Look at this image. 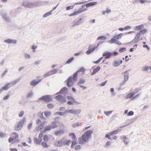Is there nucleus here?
I'll use <instances>...</instances> for the list:
<instances>
[{
    "instance_id": "nucleus-59",
    "label": "nucleus",
    "mask_w": 151,
    "mask_h": 151,
    "mask_svg": "<svg viewBox=\"0 0 151 151\" xmlns=\"http://www.w3.org/2000/svg\"><path fill=\"white\" fill-rule=\"evenodd\" d=\"M73 6H68L67 7V9H73Z\"/></svg>"
},
{
    "instance_id": "nucleus-53",
    "label": "nucleus",
    "mask_w": 151,
    "mask_h": 151,
    "mask_svg": "<svg viewBox=\"0 0 151 151\" xmlns=\"http://www.w3.org/2000/svg\"><path fill=\"white\" fill-rule=\"evenodd\" d=\"M32 123H30L28 125V129H32Z\"/></svg>"
},
{
    "instance_id": "nucleus-15",
    "label": "nucleus",
    "mask_w": 151,
    "mask_h": 151,
    "mask_svg": "<svg viewBox=\"0 0 151 151\" xmlns=\"http://www.w3.org/2000/svg\"><path fill=\"white\" fill-rule=\"evenodd\" d=\"M97 4V2L96 1H93L91 2L90 3H88L86 5H83V7H84L86 6V7H90L94 5H95Z\"/></svg>"
},
{
    "instance_id": "nucleus-17",
    "label": "nucleus",
    "mask_w": 151,
    "mask_h": 151,
    "mask_svg": "<svg viewBox=\"0 0 151 151\" xmlns=\"http://www.w3.org/2000/svg\"><path fill=\"white\" fill-rule=\"evenodd\" d=\"M64 133V131L63 130H58L55 132L54 134L56 136H60Z\"/></svg>"
},
{
    "instance_id": "nucleus-44",
    "label": "nucleus",
    "mask_w": 151,
    "mask_h": 151,
    "mask_svg": "<svg viewBox=\"0 0 151 151\" xmlns=\"http://www.w3.org/2000/svg\"><path fill=\"white\" fill-rule=\"evenodd\" d=\"M73 57H72L68 59L66 62V63L69 64L74 59Z\"/></svg>"
},
{
    "instance_id": "nucleus-47",
    "label": "nucleus",
    "mask_w": 151,
    "mask_h": 151,
    "mask_svg": "<svg viewBox=\"0 0 151 151\" xmlns=\"http://www.w3.org/2000/svg\"><path fill=\"white\" fill-rule=\"evenodd\" d=\"M149 69V67L148 66H145L142 69V70L143 71H148Z\"/></svg>"
},
{
    "instance_id": "nucleus-52",
    "label": "nucleus",
    "mask_w": 151,
    "mask_h": 151,
    "mask_svg": "<svg viewBox=\"0 0 151 151\" xmlns=\"http://www.w3.org/2000/svg\"><path fill=\"white\" fill-rule=\"evenodd\" d=\"M107 82V81H105L101 83L100 84V86H105Z\"/></svg>"
},
{
    "instance_id": "nucleus-32",
    "label": "nucleus",
    "mask_w": 151,
    "mask_h": 151,
    "mask_svg": "<svg viewBox=\"0 0 151 151\" xmlns=\"http://www.w3.org/2000/svg\"><path fill=\"white\" fill-rule=\"evenodd\" d=\"M85 82V80L83 79H81L80 80L77 84L78 85H80L83 84Z\"/></svg>"
},
{
    "instance_id": "nucleus-60",
    "label": "nucleus",
    "mask_w": 151,
    "mask_h": 151,
    "mask_svg": "<svg viewBox=\"0 0 151 151\" xmlns=\"http://www.w3.org/2000/svg\"><path fill=\"white\" fill-rule=\"evenodd\" d=\"M79 12H77L76 11H75L73 13H72V14H71L70 15V16H73V15H76V14H77Z\"/></svg>"
},
{
    "instance_id": "nucleus-23",
    "label": "nucleus",
    "mask_w": 151,
    "mask_h": 151,
    "mask_svg": "<svg viewBox=\"0 0 151 151\" xmlns=\"http://www.w3.org/2000/svg\"><path fill=\"white\" fill-rule=\"evenodd\" d=\"M141 36V33L139 32L137 33L134 39L137 42H138L140 40Z\"/></svg>"
},
{
    "instance_id": "nucleus-25",
    "label": "nucleus",
    "mask_w": 151,
    "mask_h": 151,
    "mask_svg": "<svg viewBox=\"0 0 151 151\" xmlns=\"http://www.w3.org/2000/svg\"><path fill=\"white\" fill-rule=\"evenodd\" d=\"M52 129V127L51 125H48L45 127L44 128L43 132H46Z\"/></svg>"
},
{
    "instance_id": "nucleus-24",
    "label": "nucleus",
    "mask_w": 151,
    "mask_h": 151,
    "mask_svg": "<svg viewBox=\"0 0 151 151\" xmlns=\"http://www.w3.org/2000/svg\"><path fill=\"white\" fill-rule=\"evenodd\" d=\"M122 63V60L114 61L113 63V65L115 67H117L121 64Z\"/></svg>"
},
{
    "instance_id": "nucleus-49",
    "label": "nucleus",
    "mask_w": 151,
    "mask_h": 151,
    "mask_svg": "<svg viewBox=\"0 0 151 151\" xmlns=\"http://www.w3.org/2000/svg\"><path fill=\"white\" fill-rule=\"evenodd\" d=\"M59 127L60 128H62L64 127V124L63 123H60L59 124Z\"/></svg>"
},
{
    "instance_id": "nucleus-37",
    "label": "nucleus",
    "mask_w": 151,
    "mask_h": 151,
    "mask_svg": "<svg viewBox=\"0 0 151 151\" xmlns=\"http://www.w3.org/2000/svg\"><path fill=\"white\" fill-rule=\"evenodd\" d=\"M118 132V130H115L113 132H111L109 134L110 135V136H112L114 134H116Z\"/></svg>"
},
{
    "instance_id": "nucleus-22",
    "label": "nucleus",
    "mask_w": 151,
    "mask_h": 151,
    "mask_svg": "<svg viewBox=\"0 0 151 151\" xmlns=\"http://www.w3.org/2000/svg\"><path fill=\"white\" fill-rule=\"evenodd\" d=\"M128 78V76L127 75H124V80L120 84V86H122L125 84V82L127 81Z\"/></svg>"
},
{
    "instance_id": "nucleus-35",
    "label": "nucleus",
    "mask_w": 151,
    "mask_h": 151,
    "mask_svg": "<svg viewBox=\"0 0 151 151\" xmlns=\"http://www.w3.org/2000/svg\"><path fill=\"white\" fill-rule=\"evenodd\" d=\"M76 141L75 140H73L72 141H71L72 144L71 145V148H73L74 147V146L76 144Z\"/></svg>"
},
{
    "instance_id": "nucleus-64",
    "label": "nucleus",
    "mask_w": 151,
    "mask_h": 151,
    "mask_svg": "<svg viewBox=\"0 0 151 151\" xmlns=\"http://www.w3.org/2000/svg\"><path fill=\"white\" fill-rule=\"evenodd\" d=\"M111 144V142L110 141H108L106 143V146H108L110 145Z\"/></svg>"
},
{
    "instance_id": "nucleus-45",
    "label": "nucleus",
    "mask_w": 151,
    "mask_h": 151,
    "mask_svg": "<svg viewBox=\"0 0 151 151\" xmlns=\"http://www.w3.org/2000/svg\"><path fill=\"white\" fill-rule=\"evenodd\" d=\"M126 50V48L125 47H121L120 48L119 52H123L125 51Z\"/></svg>"
},
{
    "instance_id": "nucleus-39",
    "label": "nucleus",
    "mask_w": 151,
    "mask_h": 151,
    "mask_svg": "<svg viewBox=\"0 0 151 151\" xmlns=\"http://www.w3.org/2000/svg\"><path fill=\"white\" fill-rule=\"evenodd\" d=\"M67 88L65 87H64L60 90L59 92L60 93H64V92H65V91H67Z\"/></svg>"
},
{
    "instance_id": "nucleus-54",
    "label": "nucleus",
    "mask_w": 151,
    "mask_h": 151,
    "mask_svg": "<svg viewBox=\"0 0 151 151\" xmlns=\"http://www.w3.org/2000/svg\"><path fill=\"white\" fill-rule=\"evenodd\" d=\"M47 107L49 109H52L53 107V105L52 104H49L47 105Z\"/></svg>"
},
{
    "instance_id": "nucleus-61",
    "label": "nucleus",
    "mask_w": 151,
    "mask_h": 151,
    "mask_svg": "<svg viewBox=\"0 0 151 151\" xmlns=\"http://www.w3.org/2000/svg\"><path fill=\"white\" fill-rule=\"evenodd\" d=\"M41 123H42L41 121V120L40 119H38L37 120V121L36 122V124L37 125H38Z\"/></svg>"
},
{
    "instance_id": "nucleus-26",
    "label": "nucleus",
    "mask_w": 151,
    "mask_h": 151,
    "mask_svg": "<svg viewBox=\"0 0 151 151\" xmlns=\"http://www.w3.org/2000/svg\"><path fill=\"white\" fill-rule=\"evenodd\" d=\"M78 72L75 73L73 76L72 77V80L73 81H76L77 80V76L78 75Z\"/></svg>"
},
{
    "instance_id": "nucleus-3",
    "label": "nucleus",
    "mask_w": 151,
    "mask_h": 151,
    "mask_svg": "<svg viewBox=\"0 0 151 151\" xmlns=\"http://www.w3.org/2000/svg\"><path fill=\"white\" fill-rule=\"evenodd\" d=\"M24 123V120L22 119L18 122L14 126V129L16 131H19L22 127Z\"/></svg>"
},
{
    "instance_id": "nucleus-8",
    "label": "nucleus",
    "mask_w": 151,
    "mask_h": 151,
    "mask_svg": "<svg viewBox=\"0 0 151 151\" xmlns=\"http://www.w3.org/2000/svg\"><path fill=\"white\" fill-rule=\"evenodd\" d=\"M55 99L60 101L62 102H65L66 101L65 99L61 95H58L56 96Z\"/></svg>"
},
{
    "instance_id": "nucleus-43",
    "label": "nucleus",
    "mask_w": 151,
    "mask_h": 151,
    "mask_svg": "<svg viewBox=\"0 0 151 151\" xmlns=\"http://www.w3.org/2000/svg\"><path fill=\"white\" fill-rule=\"evenodd\" d=\"M103 59L102 57H101L97 60L94 62V63L95 64H98Z\"/></svg>"
},
{
    "instance_id": "nucleus-56",
    "label": "nucleus",
    "mask_w": 151,
    "mask_h": 151,
    "mask_svg": "<svg viewBox=\"0 0 151 151\" xmlns=\"http://www.w3.org/2000/svg\"><path fill=\"white\" fill-rule=\"evenodd\" d=\"M80 148L81 146L79 145H77L75 147V149L76 150H80Z\"/></svg>"
},
{
    "instance_id": "nucleus-7",
    "label": "nucleus",
    "mask_w": 151,
    "mask_h": 151,
    "mask_svg": "<svg viewBox=\"0 0 151 151\" xmlns=\"http://www.w3.org/2000/svg\"><path fill=\"white\" fill-rule=\"evenodd\" d=\"M66 112L68 113H70L73 114H78L81 112V110L78 109L77 110H67Z\"/></svg>"
},
{
    "instance_id": "nucleus-1",
    "label": "nucleus",
    "mask_w": 151,
    "mask_h": 151,
    "mask_svg": "<svg viewBox=\"0 0 151 151\" xmlns=\"http://www.w3.org/2000/svg\"><path fill=\"white\" fill-rule=\"evenodd\" d=\"M93 132V131L91 130H87L85 132L82 136L78 138L79 143L82 145L88 142L91 137V135Z\"/></svg>"
},
{
    "instance_id": "nucleus-41",
    "label": "nucleus",
    "mask_w": 151,
    "mask_h": 151,
    "mask_svg": "<svg viewBox=\"0 0 151 151\" xmlns=\"http://www.w3.org/2000/svg\"><path fill=\"white\" fill-rule=\"evenodd\" d=\"M52 11H50L48 12L45 13L43 16V17H47L48 16L52 14Z\"/></svg>"
},
{
    "instance_id": "nucleus-19",
    "label": "nucleus",
    "mask_w": 151,
    "mask_h": 151,
    "mask_svg": "<svg viewBox=\"0 0 151 151\" xmlns=\"http://www.w3.org/2000/svg\"><path fill=\"white\" fill-rule=\"evenodd\" d=\"M81 20L82 19L80 18L79 21H74L72 23V26L73 27H74L76 26L79 25L81 23V22H80V21H81Z\"/></svg>"
},
{
    "instance_id": "nucleus-33",
    "label": "nucleus",
    "mask_w": 151,
    "mask_h": 151,
    "mask_svg": "<svg viewBox=\"0 0 151 151\" xmlns=\"http://www.w3.org/2000/svg\"><path fill=\"white\" fill-rule=\"evenodd\" d=\"M44 124V123L43 122L40 124L39 125L38 128V129L39 130H41L42 129V128L43 127V126Z\"/></svg>"
},
{
    "instance_id": "nucleus-4",
    "label": "nucleus",
    "mask_w": 151,
    "mask_h": 151,
    "mask_svg": "<svg viewBox=\"0 0 151 151\" xmlns=\"http://www.w3.org/2000/svg\"><path fill=\"white\" fill-rule=\"evenodd\" d=\"M19 135L15 132H13L10 135V137L9 138L8 141L11 142L15 139L18 138Z\"/></svg>"
},
{
    "instance_id": "nucleus-16",
    "label": "nucleus",
    "mask_w": 151,
    "mask_h": 151,
    "mask_svg": "<svg viewBox=\"0 0 151 151\" xmlns=\"http://www.w3.org/2000/svg\"><path fill=\"white\" fill-rule=\"evenodd\" d=\"M51 135H44L43 136V139L44 141L46 142H47L49 141L51 137Z\"/></svg>"
},
{
    "instance_id": "nucleus-34",
    "label": "nucleus",
    "mask_w": 151,
    "mask_h": 151,
    "mask_svg": "<svg viewBox=\"0 0 151 151\" xmlns=\"http://www.w3.org/2000/svg\"><path fill=\"white\" fill-rule=\"evenodd\" d=\"M67 98L68 100H70L73 102H76L74 99L71 96H68L67 97Z\"/></svg>"
},
{
    "instance_id": "nucleus-13",
    "label": "nucleus",
    "mask_w": 151,
    "mask_h": 151,
    "mask_svg": "<svg viewBox=\"0 0 151 151\" xmlns=\"http://www.w3.org/2000/svg\"><path fill=\"white\" fill-rule=\"evenodd\" d=\"M10 84L9 83H8L1 88L0 89V93H1L4 90H7L9 88Z\"/></svg>"
},
{
    "instance_id": "nucleus-27",
    "label": "nucleus",
    "mask_w": 151,
    "mask_h": 151,
    "mask_svg": "<svg viewBox=\"0 0 151 151\" xmlns=\"http://www.w3.org/2000/svg\"><path fill=\"white\" fill-rule=\"evenodd\" d=\"M100 69V67L99 66H97L96 68L94 69L92 73V75H94Z\"/></svg>"
},
{
    "instance_id": "nucleus-31",
    "label": "nucleus",
    "mask_w": 151,
    "mask_h": 151,
    "mask_svg": "<svg viewBox=\"0 0 151 151\" xmlns=\"http://www.w3.org/2000/svg\"><path fill=\"white\" fill-rule=\"evenodd\" d=\"M144 27V26L143 24H141L137 26L135 28L137 30H139L142 29Z\"/></svg>"
},
{
    "instance_id": "nucleus-40",
    "label": "nucleus",
    "mask_w": 151,
    "mask_h": 151,
    "mask_svg": "<svg viewBox=\"0 0 151 151\" xmlns=\"http://www.w3.org/2000/svg\"><path fill=\"white\" fill-rule=\"evenodd\" d=\"M52 72L51 71H50L44 74V76H48L51 75H52Z\"/></svg>"
},
{
    "instance_id": "nucleus-21",
    "label": "nucleus",
    "mask_w": 151,
    "mask_h": 151,
    "mask_svg": "<svg viewBox=\"0 0 151 151\" xmlns=\"http://www.w3.org/2000/svg\"><path fill=\"white\" fill-rule=\"evenodd\" d=\"M4 42L8 43L15 44L17 41L15 40H12L10 39H8L4 40Z\"/></svg>"
},
{
    "instance_id": "nucleus-57",
    "label": "nucleus",
    "mask_w": 151,
    "mask_h": 151,
    "mask_svg": "<svg viewBox=\"0 0 151 151\" xmlns=\"http://www.w3.org/2000/svg\"><path fill=\"white\" fill-rule=\"evenodd\" d=\"M51 71L52 72V74H53L56 73L57 72L58 70L56 69H55L53 70H51Z\"/></svg>"
},
{
    "instance_id": "nucleus-18",
    "label": "nucleus",
    "mask_w": 151,
    "mask_h": 151,
    "mask_svg": "<svg viewBox=\"0 0 151 151\" xmlns=\"http://www.w3.org/2000/svg\"><path fill=\"white\" fill-rule=\"evenodd\" d=\"M68 136L70 137L73 140H77L76 137L74 133H69Z\"/></svg>"
},
{
    "instance_id": "nucleus-51",
    "label": "nucleus",
    "mask_w": 151,
    "mask_h": 151,
    "mask_svg": "<svg viewBox=\"0 0 151 151\" xmlns=\"http://www.w3.org/2000/svg\"><path fill=\"white\" fill-rule=\"evenodd\" d=\"M80 126V125L79 123L78 122H77L75 124H74L73 125V127L74 128H75L76 127H78Z\"/></svg>"
},
{
    "instance_id": "nucleus-58",
    "label": "nucleus",
    "mask_w": 151,
    "mask_h": 151,
    "mask_svg": "<svg viewBox=\"0 0 151 151\" xmlns=\"http://www.w3.org/2000/svg\"><path fill=\"white\" fill-rule=\"evenodd\" d=\"M131 28V27L130 26H125L124 27V29L125 30H126L129 29H130Z\"/></svg>"
},
{
    "instance_id": "nucleus-14",
    "label": "nucleus",
    "mask_w": 151,
    "mask_h": 151,
    "mask_svg": "<svg viewBox=\"0 0 151 151\" xmlns=\"http://www.w3.org/2000/svg\"><path fill=\"white\" fill-rule=\"evenodd\" d=\"M41 81V79L38 80V81H36L34 80L32 81L30 83V85L32 86H35L37 85Z\"/></svg>"
},
{
    "instance_id": "nucleus-42",
    "label": "nucleus",
    "mask_w": 151,
    "mask_h": 151,
    "mask_svg": "<svg viewBox=\"0 0 151 151\" xmlns=\"http://www.w3.org/2000/svg\"><path fill=\"white\" fill-rule=\"evenodd\" d=\"M24 114V112L23 111H20L19 113V117H22Z\"/></svg>"
},
{
    "instance_id": "nucleus-5",
    "label": "nucleus",
    "mask_w": 151,
    "mask_h": 151,
    "mask_svg": "<svg viewBox=\"0 0 151 151\" xmlns=\"http://www.w3.org/2000/svg\"><path fill=\"white\" fill-rule=\"evenodd\" d=\"M40 100H42L43 101L46 102H49L51 101V98L50 96L46 95L42 96L40 99Z\"/></svg>"
},
{
    "instance_id": "nucleus-36",
    "label": "nucleus",
    "mask_w": 151,
    "mask_h": 151,
    "mask_svg": "<svg viewBox=\"0 0 151 151\" xmlns=\"http://www.w3.org/2000/svg\"><path fill=\"white\" fill-rule=\"evenodd\" d=\"M51 114V113L50 111H45L44 112L45 115V116L47 118L49 116H50Z\"/></svg>"
},
{
    "instance_id": "nucleus-20",
    "label": "nucleus",
    "mask_w": 151,
    "mask_h": 151,
    "mask_svg": "<svg viewBox=\"0 0 151 151\" xmlns=\"http://www.w3.org/2000/svg\"><path fill=\"white\" fill-rule=\"evenodd\" d=\"M136 1L138 3H140L141 4H144L145 3H150L151 2V1L148 0H136Z\"/></svg>"
},
{
    "instance_id": "nucleus-63",
    "label": "nucleus",
    "mask_w": 151,
    "mask_h": 151,
    "mask_svg": "<svg viewBox=\"0 0 151 151\" xmlns=\"http://www.w3.org/2000/svg\"><path fill=\"white\" fill-rule=\"evenodd\" d=\"M110 135L109 134H106L105 136L106 137L108 138V139H111V138L110 137Z\"/></svg>"
},
{
    "instance_id": "nucleus-29",
    "label": "nucleus",
    "mask_w": 151,
    "mask_h": 151,
    "mask_svg": "<svg viewBox=\"0 0 151 151\" xmlns=\"http://www.w3.org/2000/svg\"><path fill=\"white\" fill-rule=\"evenodd\" d=\"M134 93H130L128 94L126 96L127 99L131 98L134 96Z\"/></svg>"
},
{
    "instance_id": "nucleus-12",
    "label": "nucleus",
    "mask_w": 151,
    "mask_h": 151,
    "mask_svg": "<svg viewBox=\"0 0 151 151\" xmlns=\"http://www.w3.org/2000/svg\"><path fill=\"white\" fill-rule=\"evenodd\" d=\"M54 144L56 147H60L63 145L62 139L61 140L55 142L54 143Z\"/></svg>"
},
{
    "instance_id": "nucleus-46",
    "label": "nucleus",
    "mask_w": 151,
    "mask_h": 151,
    "mask_svg": "<svg viewBox=\"0 0 151 151\" xmlns=\"http://www.w3.org/2000/svg\"><path fill=\"white\" fill-rule=\"evenodd\" d=\"M147 31V30L146 29H144L140 31V32L141 34H144L146 33Z\"/></svg>"
},
{
    "instance_id": "nucleus-2",
    "label": "nucleus",
    "mask_w": 151,
    "mask_h": 151,
    "mask_svg": "<svg viewBox=\"0 0 151 151\" xmlns=\"http://www.w3.org/2000/svg\"><path fill=\"white\" fill-rule=\"evenodd\" d=\"M123 35V33H121L119 35L114 36L111 40L109 41L110 44L116 43L118 45H121V43L117 40L121 38L122 36Z\"/></svg>"
},
{
    "instance_id": "nucleus-9",
    "label": "nucleus",
    "mask_w": 151,
    "mask_h": 151,
    "mask_svg": "<svg viewBox=\"0 0 151 151\" xmlns=\"http://www.w3.org/2000/svg\"><path fill=\"white\" fill-rule=\"evenodd\" d=\"M112 55V54L110 52H105L102 55L104 57H105V59L110 58Z\"/></svg>"
},
{
    "instance_id": "nucleus-62",
    "label": "nucleus",
    "mask_w": 151,
    "mask_h": 151,
    "mask_svg": "<svg viewBox=\"0 0 151 151\" xmlns=\"http://www.w3.org/2000/svg\"><path fill=\"white\" fill-rule=\"evenodd\" d=\"M51 126L52 127V129H54L56 128L57 127L58 125L56 124H53L51 125Z\"/></svg>"
},
{
    "instance_id": "nucleus-38",
    "label": "nucleus",
    "mask_w": 151,
    "mask_h": 151,
    "mask_svg": "<svg viewBox=\"0 0 151 151\" xmlns=\"http://www.w3.org/2000/svg\"><path fill=\"white\" fill-rule=\"evenodd\" d=\"M106 39V37L104 36H101L97 38V40H104Z\"/></svg>"
},
{
    "instance_id": "nucleus-11",
    "label": "nucleus",
    "mask_w": 151,
    "mask_h": 151,
    "mask_svg": "<svg viewBox=\"0 0 151 151\" xmlns=\"http://www.w3.org/2000/svg\"><path fill=\"white\" fill-rule=\"evenodd\" d=\"M95 46L91 45L88 47V50L86 51L87 54H89L93 51L96 49Z\"/></svg>"
},
{
    "instance_id": "nucleus-28",
    "label": "nucleus",
    "mask_w": 151,
    "mask_h": 151,
    "mask_svg": "<svg viewBox=\"0 0 151 151\" xmlns=\"http://www.w3.org/2000/svg\"><path fill=\"white\" fill-rule=\"evenodd\" d=\"M42 141L41 139H39L37 138H35L34 139L35 142L37 145L40 144Z\"/></svg>"
},
{
    "instance_id": "nucleus-55",
    "label": "nucleus",
    "mask_w": 151,
    "mask_h": 151,
    "mask_svg": "<svg viewBox=\"0 0 151 151\" xmlns=\"http://www.w3.org/2000/svg\"><path fill=\"white\" fill-rule=\"evenodd\" d=\"M10 96V95L9 94H7L6 96H5L3 98L4 100H6L8 99Z\"/></svg>"
},
{
    "instance_id": "nucleus-50",
    "label": "nucleus",
    "mask_w": 151,
    "mask_h": 151,
    "mask_svg": "<svg viewBox=\"0 0 151 151\" xmlns=\"http://www.w3.org/2000/svg\"><path fill=\"white\" fill-rule=\"evenodd\" d=\"M112 113V111H105L104 112V114L107 116H108L109 114H111Z\"/></svg>"
},
{
    "instance_id": "nucleus-6",
    "label": "nucleus",
    "mask_w": 151,
    "mask_h": 151,
    "mask_svg": "<svg viewBox=\"0 0 151 151\" xmlns=\"http://www.w3.org/2000/svg\"><path fill=\"white\" fill-rule=\"evenodd\" d=\"M73 82L72 80V76L69 77L66 81L67 86L68 87L72 86L73 84Z\"/></svg>"
},
{
    "instance_id": "nucleus-30",
    "label": "nucleus",
    "mask_w": 151,
    "mask_h": 151,
    "mask_svg": "<svg viewBox=\"0 0 151 151\" xmlns=\"http://www.w3.org/2000/svg\"><path fill=\"white\" fill-rule=\"evenodd\" d=\"M45 141H43L42 142V145L44 148H47L49 147L48 145Z\"/></svg>"
},
{
    "instance_id": "nucleus-48",
    "label": "nucleus",
    "mask_w": 151,
    "mask_h": 151,
    "mask_svg": "<svg viewBox=\"0 0 151 151\" xmlns=\"http://www.w3.org/2000/svg\"><path fill=\"white\" fill-rule=\"evenodd\" d=\"M134 112L132 111H129L127 114V116H132L134 114Z\"/></svg>"
},
{
    "instance_id": "nucleus-10",
    "label": "nucleus",
    "mask_w": 151,
    "mask_h": 151,
    "mask_svg": "<svg viewBox=\"0 0 151 151\" xmlns=\"http://www.w3.org/2000/svg\"><path fill=\"white\" fill-rule=\"evenodd\" d=\"M63 145H69L70 144L71 141L70 139H67L64 138H62Z\"/></svg>"
}]
</instances>
